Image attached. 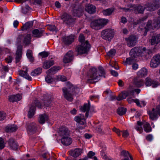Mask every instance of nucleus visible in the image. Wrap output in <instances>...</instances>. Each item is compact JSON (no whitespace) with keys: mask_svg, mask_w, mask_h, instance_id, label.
<instances>
[{"mask_svg":"<svg viewBox=\"0 0 160 160\" xmlns=\"http://www.w3.org/2000/svg\"><path fill=\"white\" fill-rule=\"evenodd\" d=\"M99 75H98L97 71L96 68H93L89 71L88 79V82L92 83L93 80H98L99 77H103L105 78V71L103 68L101 67L99 68Z\"/></svg>","mask_w":160,"mask_h":160,"instance_id":"nucleus-1","label":"nucleus"},{"mask_svg":"<svg viewBox=\"0 0 160 160\" xmlns=\"http://www.w3.org/2000/svg\"><path fill=\"white\" fill-rule=\"evenodd\" d=\"M62 90L64 98L68 101L72 102L73 99V95L75 94L78 93L80 89L71 85L70 87L68 88H63L62 89Z\"/></svg>","mask_w":160,"mask_h":160,"instance_id":"nucleus-2","label":"nucleus"},{"mask_svg":"<svg viewBox=\"0 0 160 160\" xmlns=\"http://www.w3.org/2000/svg\"><path fill=\"white\" fill-rule=\"evenodd\" d=\"M151 53L149 50H146V48L136 47L132 48L130 51L129 54L131 57L135 58L140 56H146Z\"/></svg>","mask_w":160,"mask_h":160,"instance_id":"nucleus-3","label":"nucleus"},{"mask_svg":"<svg viewBox=\"0 0 160 160\" xmlns=\"http://www.w3.org/2000/svg\"><path fill=\"white\" fill-rule=\"evenodd\" d=\"M160 4L159 3L154 5H153V3L148 2L146 3L144 5V8L141 5L138 6L136 5V13H142L145 8H147V10L149 11H154L158 8L160 7Z\"/></svg>","mask_w":160,"mask_h":160,"instance_id":"nucleus-4","label":"nucleus"},{"mask_svg":"<svg viewBox=\"0 0 160 160\" xmlns=\"http://www.w3.org/2000/svg\"><path fill=\"white\" fill-rule=\"evenodd\" d=\"M109 20L106 19H100L92 21L90 23L91 28L95 30L102 29L107 24Z\"/></svg>","mask_w":160,"mask_h":160,"instance_id":"nucleus-5","label":"nucleus"},{"mask_svg":"<svg viewBox=\"0 0 160 160\" xmlns=\"http://www.w3.org/2000/svg\"><path fill=\"white\" fill-rule=\"evenodd\" d=\"M160 27V17H159L157 20H155L153 23H152L151 21L149 20L145 28V30L144 33V35H146L148 31L154 29L155 28H158Z\"/></svg>","mask_w":160,"mask_h":160,"instance_id":"nucleus-6","label":"nucleus"},{"mask_svg":"<svg viewBox=\"0 0 160 160\" xmlns=\"http://www.w3.org/2000/svg\"><path fill=\"white\" fill-rule=\"evenodd\" d=\"M114 35V30L110 28L104 30L101 32V36L102 38L108 41L113 38Z\"/></svg>","mask_w":160,"mask_h":160,"instance_id":"nucleus-7","label":"nucleus"},{"mask_svg":"<svg viewBox=\"0 0 160 160\" xmlns=\"http://www.w3.org/2000/svg\"><path fill=\"white\" fill-rule=\"evenodd\" d=\"M133 91H123L122 92V94H120L118 97H117L115 96H111L110 97V99L112 101L115 100H117L118 101H120L125 99L128 96H129L133 94Z\"/></svg>","mask_w":160,"mask_h":160,"instance_id":"nucleus-8","label":"nucleus"},{"mask_svg":"<svg viewBox=\"0 0 160 160\" xmlns=\"http://www.w3.org/2000/svg\"><path fill=\"white\" fill-rule=\"evenodd\" d=\"M90 47V45L89 43H86V45H79L76 48V52L78 54H82L87 53Z\"/></svg>","mask_w":160,"mask_h":160,"instance_id":"nucleus-9","label":"nucleus"},{"mask_svg":"<svg viewBox=\"0 0 160 160\" xmlns=\"http://www.w3.org/2000/svg\"><path fill=\"white\" fill-rule=\"evenodd\" d=\"M150 119L152 120H156L158 118V115L160 116V105H158L156 109L153 108L148 113Z\"/></svg>","mask_w":160,"mask_h":160,"instance_id":"nucleus-10","label":"nucleus"},{"mask_svg":"<svg viewBox=\"0 0 160 160\" xmlns=\"http://www.w3.org/2000/svg\"><path fill=\"white\" fill-rule=\"evenodd\" d=\"M160 63V55L155 56L151 60L150 63V67L152 68L157 67Z\"/></svg>","mask_w":160,"mask_h":160,"instance_id":"nucleus-11","label":"nucleus"},{"mask_svg":"<svg viewBox=\"0 0 160 160\" xmlns=\"http://www.w3.org/2000/svg\"><path fill=\"white\" fill-rule=\"evenodd\" d=\"M38 126L35 123H30L27 127V132L29 134H33L37 130Z\"/></svg>","mask_w":160,"mask_h":160,"instance_id":"nucleus-12","label":"nucleus"},{"mask_svg":"<svg viewBox=\"0 0 160 160\" xmlns=\"http://www.w3.org/2000/svg\"><path fill=\"white\" fill-rule=\"evenodd\" d=\"M69 133L68 129L64 126L60 127L58 131V134L61 138L68 136Z\"/></svg>","mask_w":160,"mask_h":160,"instance_id":"nucleus-13","label":"nucleus"},{"mask_svg":"<svg viewBox=\"0 0 160 160\" xmlns=\"http://www.w3.org/2000/svg\"><path fill=\"white\" fill-rule=\"evenodd\" d=\"M62 19L63 22L68 25H70L74 22V19L71 16L66 13H64L62 16Z\"/></svg>","mask_w":160,"mask_h":160,"instance_id":"nucleus-14","label":"nucleus"},{"mask_svg":"<svg viewBox=\"0 0 160 160\" xmlns=\"http://www.w3.org/2000/svg\"><path fill=\"white\" fill-rule=\"evenodd\" d=\"M73 54L72 51H69L64 56L63 61L65 63H68L72 61L73 58Z\"/></svg>","mask_w":160,"mask_h":160,"instance_id":"nucleus-15","label":"nucleus"},{"mask_svg":"<svg viewBox=\"0 0 160 160\" xmlns=\"http://www.w3.org/2000/svg\"><path fill=\"white\" fill-rule=\"evenodd\" d=\"M149 42L152 45H156L160 42V33L152 36L149 40Z\"/></svg>","mask_w":160,"mask_h":160,"instance_id":"nucleus-16","label":"nucleus"},{"mask_svg":"<svg viewBox=\"0 0 160 160\" xmlns=\"http://www.w3.org/2000/svg\"><path fill=\"white\" fill-rule=\"evenodd\" d=\"M136 38L134 36H131L126 39L127 45L132 47L135 46L136 43Z\"/></svg>","mask_w":160,"mask_h":160,"instance_id":"nucleus-17","label":"nucleus"},{"mask_svg":"<svg viewBox=\"0 0 160 160\" xmlns=\"http://www.w3.org/2000/svg\"><path fill=\"white\" fill-rule=\"evenodd\" d=\"M74 36L71 35L68 36L63 37L62 38V41L66 45H70L74 41Z\"/></svg>","mask_w":160,"mask_h":160,"instance_id":"nucleus-18","label":"nucleus"},{"mask_svg":"<svg viewBox=\"0 0 160 160\" xmlns=\"http://www.w3.org/2000/svg\"><path fill=\"white\" fill-rule=\"evenodd\" d=\"M146 85L147 86H152L153 88H156L158 86V82L149 78L146 79Z\"/></svg>","mask_w":160,"mask_h":160,"instance_id":"nucleus-19","label":"nucleus"},{"mask_svg":"<svg viewBox=\"0 0 160 160\" xmlns=\"http://www.w3.org/2000/svg\"><path fill=\"white\" fill-rule=\"evenodd\" d=\"M22 46H19L18 47L16 52L15 60L16 63L18 62L21 58L22 53Z\"/></svg>","mask_w":160,"mask_h":160,"instance_id":"nucleus-20","label":"nucleus"},{"mask_svg":"<svg viewBox=\"0 0 160 160\" xmlns=\"http://www.w3.org/2000/svg\"><path fill=\"white\" fill-rule=\"evenodd\" d=\"M74 120L78 122V124H85L86 121L83 115L79 114L75 116L74 118Z\"/></svg>","mask_w":160,"mask_h":160,"instance_id":"nucleus-21","label":"nucleus"},{"mask_svg":"<svg viewBox=\"0 0 160 160\" xmlns=\"http://www.w3.org/2000/svg\"><path fill=\"white\" fill-rule=\"evenodd\" d=\"M61 141L63 145L68 146L70 145L72 143V140L69 137V135L66 137L61 138Z\"/></svg>","mask_w":160,"mask_h":160,"instance_id":"nucleus-22","label":"nucleus"},{"mask_svg":"<svg viewBox=\"0 0 160 160\" xmlns=\"http://www.w3.org/2000/svg\"><path fill=\"white\" fill-rule=\"evenodd\" d=\"M90 102L89 101H88V104H85L80 108V110L82 112H86L85 116L87 117H88V112L90 109Z\"/></svg>","mask_w":160,"mask_h":160,"instance_id":"nucleus-23","label":"nucleus"},{"mask_svg":"<svg viewBox=\"0 0 160 160\" xmlns=\"http://www.w3.org/2000/svg\"><path fill=\"white\" fill-rule=\"evenodd\" d=\"M18 129L17 126L15 124H9L5 128V131L8 133L15 132Z\"/></svg>","mask_w":160,"mask_h":160,"instance_id":"nucleus-24","label":"nucleus"},{"mask_svg":"<svg viewBox=\"0 0 160 160\" xmlns=\"http://www.w3.org/2000/svg\"><path fill=\"white\" fill-rule=\"evenodd\" d=\"M22 98V96L19 94H17L15 95H12L9 97V100L10 102H14L20 100Z\"/></svg>","mask_w":160,"mask_h":160,"instance_id":"nucleus-25","label":"nucleus"},{"mask_svg":"<svg viewBox=\"0 0 160 160\" xmlns=\"http://www.w3.org/2000/svg\"><path fill=\"white\" fill-rule=\"evenodd\" d=\"M96 7L91 4H88L86 6L85 10L90 14H93L95 12Z\"/></svg>","mask_w":160,"mask_h":160,"instance_id":"nucleus-26","label":"nucleus"},{"mask_svg":"<svg viewBox=\"0 0 160 160\" xmlns=\"http://www.w3.org/2000/svg\"><path fill=\"white\" fill-rule=\"evenodd\" d=\"M44 31L41 29H35L32 31V36L34 37L39 38L42 35Z\"/></svg>","mask_w":160,"mask_h":160,"instance_id":"nucleus-27","label":"nucleus"},{"mask_svg":"<svg viewBox=\"0 0 160 160\" xmlns=\"http://www.w3.org/2000/svg\"><path fill=\"white\" fill-rule=\"evenodd\" d=\"M28 70V69L27 68L26 70V71H20L19 72V74L20 76L23 77L28 80L31 81V77L29 76L27 73Z\"/></svg>","mask_w":160,"mask_h":160,"instance_id":"nucleus-28","label":"nucleus"},{"mask_svg":"<svg viewBox=\"0 0 160 160\" xmlns=\"http://www.w3.org/2000/svg\"><path fill=\"white\" fill-rule=\"evenodd\" d=\"M143 123L140 121H138L137 124L135 126L134 128L140 133H141L143 131L142 125H143Z\"/></svg>","mask_w":160,"mask_h":160,"instance_id":"nucleus-29","label":"nucleus"},{"mask_svg":"<svg viewBox=\"0 0 160 160\" xmlns=\"http://www.w3.org/2000/svg\"><path fill=\"white\" fill-rule=\"evenodd\" d=\"M54 61L51 59L46 61L43 65V68L45 69H47L54 64Z\"/></svg>","mask_w":160,"mask_h":160,"instance_id":"nucleus-30","label":"nucleus"},{"mask_svg":"<svg viewBox=\"0 0 160 160\" xmlns=\"http://www.w3.org/2000/svg\"><path fill=\"white\" fill-rule=\"evenodd\" d=\"M48 116L45 114L40 115L38 119V122L41 124H43L46 121L48 120Z\"/></svg>","mask_w":160,"mask_h":160,"instance_id":"nucleus-31","label":"nucleus"},{"mask_svg":"<svg viewBox=\"0 0 160 160\" xmlns=\"http://www.w3.org/2000/svg\"><path fill=\"white\" fill-rule=\"evenodd\" d=\"M148 71L144 68H142L138 72V75L139 77H142L146 76Z\"/></svg>","mask_w":160,"mask_h":160,"instance_id":"nucleus-32","label":"nucleus"},{"mask_svg":"<svg viewBox=\"0 0 160 160\" xmlns=\"http://www.w3.org/2000/svg\"><path fill=\"white\" fill-rule=\"evenodd\" d=\"M114 11V8H109L103 10L102 11V12L105 16H109L111 15Z\"/></svg>","mask_w":160,"mask_h":160,"instance_id":"nucleus-33","label":"nucleus"},{"mask_svg":"<svg viewBox=\"0 0 160 160\" xmlns=\"http://www.w3.org/2000/svg\"><path fill=\"white\" fill-rule=\"evenodd\" d=\"M8 143L12 149L16 150L17 149V144L13 139H10L8 141Z\"/></svg>","mask_w":160,"mask_h":160,"instance_id":"nucleus-34","label":"nucleus"},{"mask_svg":"<svg viewBox=\"0 0 160 160\" xmlns=\"http://www.w3.org/2000/svg\"><path fill=\"white\" fill-rule=\"evenodd\" d=\"M82 152V149L77 148L75 149L72 152V156L74 158H77Z\"/></svg>","mask_w":160,"mask_h":160,"instance_id":"nucleus-35","label":"nucleus"},{"mask_svg":"<svg viewBox=\"0 0 160 160\" xmlns=\"http://www.w3.org/2000/svg\"><path fill=\"white\" fill-rule=\"evenodd\" d=\"M121 155L124 157V158H130L131 160H133L132 157L130 155L128 151L123 150L121 152Z\"/></svg>","mask_w":160,"mask_h":160,"instance_id":"nucleus-36","label":"nucleus"},{"mask_svg":"<svg viewBox=\"0 0 160 160\" xmlns=\"http://www.w3.org/2000/svg\"><path fill=\"white\" fill-rule=\"evenodd\" d=\"M61 68L59 66H54L47 71V73H51L54 74L56 73L59 70L61 69Z\"/></svg>","mask_w":160,"mask_h":160,"instance_id":"nucleus-37","label":"nucleus"},{"mask_svg":"<svg viewBox=\"0 0 160 160\" xmlns=\"http://www.w3.org/2000/svg\"><path fill=\"white\" fill-rule=\"evenodd\" d=\"M133 83L136 87H138L142 86L144 84L143 81L142 80L139 79L137 78L134 79Z\"/></svg>","mask_w":160,"mask_h":160,"instance_id":"nucleus-38","label":"nucleus"},{"mask_svg":"<svg viewBox=\"0 0 160 160\" xmlns=\"http://www.w3.org/2000/svg\"><path fill=\"white\" fill-rule=\"evenodd\" d=\"M144 130L146 132H149L152 131V128L150 124L147 122L143 123Z\"/></svg>","mask_w":160,"mask_h":160,"instance_id":"nucleus-39","label":"nucleus"},{"mask_svg":"<svg viewBox=\"0 0 160 160\" xmlns=\"http://www.w3.org/2000/svg\"><path fill=\"white\" fill-rule=\"evenodd\" d=\"M33 24L32 22H27L22 27V30L23 31L27 30V29L32 27Z\"/></svg>","mask_w":160,"mask_h":160,"instance_id":"nucleus-40","label":"nucleus"},{"mask_svg":"<svg viewBox=\"0 0 160 160\" xmlns=\"http://www.w3.org/2000/svg\"><path fill=\"white\" fill-rule=\"evenodd\" d=\"M31 35L28 34L25 36L23 40V42L25 45H28L30 43L31 40Z\"/></svg>","mask_w":160,"mask_h":160,"instance_id":"nucleus-41","label":"nucleus"},{"mask_svg":"<svg viewBox=\"0 0 160 160\" xmlns=\"http://www.w3.org/2000/svg\"><path fill=\"white\" fill-rule=\"evenodd\" d=\"M35 109V107L34 106H32L30 107L28 113V117L29 118H31L34 115Z\"/></svg>","mask_w":160,"mask_h":160,"instance_id":"nucleus-42","label":"nucleus"},{"mask_svg":"<svg viewBox=\"0 0 160 160\" xmlns=\"http://www.w3.org/2000/svg\"><path fill=\"white\" fill-rule=\"evenodd\" d=\"M42 72V68H38L32 71L31 73V76H35L40 74Z\"/></svg>","mask_w":160,"mask_h":160,"instance_id":"nucleus-43","label":"nucleus"},{"mask_svg":"<svg viewBox=\"0 0 160 160\" xmlns=\"http://www.w3.org/2000/svg\"><path fill=\"white\" fill-rule=\"evenodd\" d=\"M79 41L81 42V45H86V43H89L87 40L86 41L85 39V37L82 34H81L79 37Z\"/></svg>","mask_w":160,"mask_h":160,"instance_id":"nucleus-44","label":"nucleus"},{"mask_svg":"<svg viewBox=\"0 0 160 160\" xmlns=\"http://www.w3.org/2000/svg\"><path fill=\"white\" fill-rule=\"evenodd\" d=\"M126 108L121 107L118 108L117 112L119 115H122L126 113Z\"/></svg>","mask_w":160,"mask_h":160,"instance_id":"nucleus-45","label":"nucleus"},{"mask_svg":"<svg viewBox=\"0 0 160 160\" xmlns=\"http://www.w3.org/2000/svg\"><path fill=\"white\" fill-rule=\"evenodd\" d=\"M26 55L30 62H32L33 61L34 59L32 57V53L31 50H28L27 51Z\"/></svg>","mask_w":160,"mask_h":160,"instance_id":"nucleus-46","label":"nucleus"},{"mask_svg":"<svg viewBox=\"0 0 160 160\" xmlns=\"http://www.w3.org/2000/svg\"><path fill=\"white\" fill-rule=\"evenodd\" d=\"M50 101H49L48 102V101H47V102H44V103H44V104H42L41 105L40 103V102H38V101H35V103L36 106L38 107V108H41V106L42 105H46L47 106H48L50 104Z\"/></svg>","mask_w":160,"mask_h":160,"instance_id":"nucleus-47","label":"nucleus"},{"mask_svg":"<svg viewBox=\"0 0 160 160\" xmlns=\"http://www.w3.org/2000/svg\"><path fill=\"white\" fill-rule=\"evenodd\" d=\"M128 7L129 9V12H131L134 11L136 13L137 10L136 5L134 4H131L128 5Z\"/></svg>","mask_w":160,"mask_h":160,"instance_id":"nucleus-48","label":"nucleus"},{"mask_svg":"<svg viewBox=\"0 0 160 160\" xmlns=\"http://www.w3.org/2000/svg\"><path fill=\"white\" fill-rule=\"evenodd\" d=\"M115 50L112 49L107 53V55L109 57H112L115 55Z\"/></svg>","mask_w":160,"mask_h":160,"instance_id":"nucleus-49","label":"nucleus"},{"mask_svg":"<svg viewBox=\"0 0 160 160\" xmlns=\"http://www.w3.org/2000/svg\"><path fill=\"white\" fill-rule=\"evenodd\" d=\"M48 29L52 32L56 31L57 29L55 25H49L48 26Z\"/></svg>","mask_w":160,"mask_h":160,"instance_id":"nucleus-50","label":"nucleus"},{"mask_svg":"<svg viewBox=\"0 0 160 160\" xmlns=\"http://www.w3.org/2000/svg\"><path fill=\"white\" fill-rule=\"evenodd\" d=\"M134 58L132 57L127 58L126 61V64H131L133 61Z\"/></svg>","mask_w":160,"mask_h":160,"instance_id":"nucleus-51","label":"nucleus"},{"mask_svg":"<svg viewBox=\"0 0 160 160\" xmlns=\"http://www.w3.org/2000/svg\"><path fill=\"white\" fill-rule=\"evenodd\" d=\"M46 81L48 83H51L53 81V79L49 76H47L45 78Z\"/></svg>","mask_w":160,"mask_h":160,"instance_id":"nucleus-52","label":"nucleus"},{"mask_svg":"<svg viewBox=\"0 0 160 160\" xmlns=\"http://www.w3.org/2000/svg\"><path fill=\"white\" fill-rule=\"evenodd\" d=\"M6 114L2 111L0 112V121L3 120L6 118Z\"/></svg>","mask_w":160,"mask_h":160,"instance_id":"nucleus-53","label":"nucleus"},{"mask_svg":"<svg viewBox=\"0 0 160 160\" xmlns=\"http://www.w3.org/2000/svg\"><path fill=\"white\" fill-rule=\"evenodd\" d=\"M86 125V123L85 124H77V130H79L80 129H82L84 128Z\"/></svg>","mask_w":160,"mask_h":160,"instance_id":"nucleus-54","label":"nucleus"},{"mask_svg":"<svg viewBox=\"0 0 160 160\" xmlns=\"http://www.w3.org/2000/svg\"><path fill=\"white\" fill-rule=\"evenodd\" d=\"M39 54L40 56H41L42 58H46L48 56L49 53L48 52H42L39 53Z\"/></svg>","mask_w":160,"mask_h":160,"instance_id":"nucleus-55","label":"nucleus"},{"mask_svg":"<svg viewBox=\"0 0 160 160\" xmlns=\"http://www.w3.org/2000/svg\"><path fill=\"white\" fill-rule=\"evenodd\" d=\"M42 157L43 158L48 160L50 159V154L47 152L44 153L42 155Z\"/></svg>","mask_w":160,"mask_h":160,"instance_id":"nucleus-56","label":"nucleus"},{"mask_svg":"<svg viewBox=\"0 0 160 160\" xmlns=\"http://www.w3.org/2000/svg\"><path fill=\"white\" fill-rule=\"evenodd\" d=\"M5 147V143L3 139L0 138V149H2Z\"/></svg>","mask_w":160,"mask_h":160,"instance_id":"nucleus-57","label":"nucleus"},{"mask_svg":"<svg viewBox=\"0 0 160 160\" xmlns=\"http://www.w3.org/2000/svg\"><path fill=\"white\" fill-rule=\"evenodd\" d=\"M58 79L59 80L62 81H65L67 80L66 78L64 76H58Z\"/></svg>","mask_w":160,"mask_h":160,"instance_id":"nucleus-58","label":"nucleus"},{"mask_svg":"<svg viewBox=\"0 0 160 160\" xmlns=\"http://www.w3.org/2000/svg\"><path fill=\"white\" fill-rule=\"evenodd\" d=\"M119 9H120V10L122 12H129V9L128 7L127 8H121L120 7L119 8Z\"/></svg>","mask_w":160,"mask_h":160,"instance_id":"nucleus-59","label":"nucleus"},{"mask_svg":"<svg viewBox=\"0 0 160 160\" xmlns=\"http://www.w3.org/2000/svg\"><path fill=\"white\" fill-rule=\"evenodd\" d=\"M96 130L98 132L100 133H102L103 132L102 130V127L101 126H98L96 128Z\"/></svg>","mask_w":160,"mask_h":160,"instance_id":"nucleus-60","label":"nucleus"},{"mask_svg":"<svg viewBox=\"0 0 160 160\" xmlns=\"http://www.w3.org/2000/svg\"><path fill=\"white\" fill-rule=\"evenodd\" d=\"M112 130L113 132H115L118 136H120L121 133L120 131L118 129L114 127L112 129Z\"/></svg>","mask_w":160,"mask_h":160,"instance_id":"nucleus-61","label":"nucleus"},{"mask_svg":"<svg viewBox=\"0 0 160 160\" xmlns=\"http://www.w3.org/2000/svg\"><path fill=\"white\" fill-rule=\"evenodd\" d=\"M12 60V56H9L7 58L5 59L6 62L8 63H11Z\"/></svg>","mask_w":160,"mask_h":160,"instance_id":"nucleus-62","label":"nucleus"},{"mask_svg":"<svg viewBox=\"0 0 160 160\" xmlns=\"http://www.w3.org/2000/svg\"><path fill=\"white\" fill-rule=\"evenodd\" d=\"M95 155V153L94 152L92 151H90L88 152L87 155V156L88 158H92V157L94 156Z\"/></svg>","mask_w":160,"mask_h":160,"instance_id":"nucleus-63","label":"nucleus"},{"mask_svg":"<svg viewBox=\"0 0 160 160\" xmlns=\"http://www.w3.org/2000/svg\"><path fill=\"white\" fill-rule=\"evenodd\" d=\"M122 136L124 138H126L129 135V133L127 131H122Z\"/></svg>","mask_w":160,"mask_h":160,"instance_id":"nucleus-64","label":"nucleus"}]
</instances>
